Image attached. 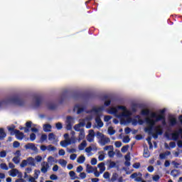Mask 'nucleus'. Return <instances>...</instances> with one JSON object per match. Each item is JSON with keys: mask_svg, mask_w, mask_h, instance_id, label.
Wrapping results in <instances>:
<instances>
[{"mask_svg": "<svg viewBox=\"0 0 182 182\" xmlns=\"http://www.w3.org/2000/svg\"><path fill=\"white\" fill-rule=\"evenodd\" d=\"M58 164L62 166V167H66V164H68V161L65 159H60L58 161Z\"/></svg>", "mask_w": 182, "mask_h": 182, "instance_id": "nucleus-35", "label": "nucleus"}, {"mask_svg": "<svg viewBox=\"0 0 182 182\" xmlns=\"http://www.w3.org/2000/svg\"><path fill=\"white\" fill-rule=\"evenodd\" d=\"M114 167H116V163L114 161H109V168H114Z\"/></svg>", "mask_w": 182, "mask_h": 182, "instance_id": "nucleus-51", "label": "nucleus"}, {"mask_svg": "<svg viewBox=\"0 0 182 182\" xmlns=\"http://www.w3.org/2000/svg\"><path fill=\"white\" fill-rule=\"evenodd\" d=\"M75 123V118L72 117H68L65 122L67 130H72V127Z\"/></svg>", "mask_w": 182, "mask_h": 182, "instance_id": "nucleus-8", "label": "nucleus"}, {"mask_svg": "<svg viewBox=\"0 0 182 182\" xmlns=\"http://www.w3.org/2000/svg\"><path fill=\"white\" fill-rule=\"evenodd\" d=\"M123 143H129L130 141V137H129V136H126L123 138V140H122Z\"/></svg>", "mask_w": 182, "mask_h": 182, "instance_id": "nucleus-50", "label": "nucleus"}, {"mask_svg": "<svg viewBox=\"0 0 182 182\" xmlns=\"http://www.w3.org/2000/svg\"><path fill=\"white\" fill-rule=\"evenodd\" d=\"M48 109H50V110H53V109L56 108V105L53 104V102H50L48 104Z\"/></svg>", "mask_w": 182, "mask_h": 182, "instance_id": "nucleus-43", "label": "nucleus"}, {"mask_svg": "<svg viewBox=\"0 0 182 182\" xmlns=\"http://www.w3.org/2000/svg\"><path fill=\"white\" fill-rule=\"evenodd\" d=\"M47 161H48L47 163H48L49 164H53V163H58V160H56L52 156H50L48 157Z\"/></svg>", "mask_w": 182, "mask_h": 182, "instance_id": "nucleus-26", "label": "nucleus"}, {"mask_svg": "<svg viewBox=\"0 0 182 182\" xmlns=\"http://www.w3.org/2000/svg\"><path fill=\"white\" fill-rule=\"evenodd\" d=\"M0 168H1V170H6V171H8V170H9V167H8V165H6V164L5 163H1L0 164Z\"/></svg>", "mask_w": 182, "mask_h": 182, "instance_id": "nucleus-33", "label": "nucleus"}, {"mask_svg": "<svg viewBox=\"0 0 182 182\" xmlns=\"http://www.w3.org/2000/svg\"><path fill=\"white\" fill-rule=\"evenodd\" d=\"M141 114H142V116H149L147 117H151L150 115L151 114V113H150V110L144 109L141 111Z\"/></svg>", "mask_w": 182, "mask_h": 182, "instance_id": "nucleus-25", "label": "nucleus"}, {"mask_svg": "<svg viewBox=\"0 0 182 182\" xmlns=\"http://www.w3.org/2000/svg\"><path fill=\"white\" fill-rule=\"evenodd\" d=\"M117 178H119V174H117V173H113L111 178L109 179V181L114 182V181H117Z\"/></svg>", "mask_w": 182, "mask_h": 182, "instance_id": "nucleus-24", "label": "nucleus"}, {"mask_svg": "<svg viewBox=\"0 0 182 182\" xmlns=\"http://www.w3.org/2000/svg\"><path fill=\"white\" fill-rule=\"evenodd\" d=\"M85 161H86V158L83 155L80 156L77 159V163L79 164H83Z\"/></svg>", "mask_w": 182, "mask_h": 182, "instance_id": "nucleus-23", "label": "nucleus"}, {"mask_svg": "<svg viewBox=\"0 0 182 182\" xmlns=\"http://www.w3.org/2000/svg\"><path fill=\"white\" fill-rule=\"evenodd\" d=\"M55 127L58 130H62V129H63V125H62V123L58 122L55 124Z\"/></svg>", "mask_w": 182, "mask_h": 182, "instance_id": "nucleus-46", "label": "nucleus"}, {"mask_svg": "<svg viewBox=\"0 0 182 182\" xmlns=\"http://www.w3.org/2000/svg\"><path fill=\"white\" fill-rule=\"evenodd\" d=\"M0 157L1 159H5V157H6V151H0Z\"/></svg>", "mask_w": 182, "mask_h": 182, "instance_id": "nucleus-52", "label": "nucleus"}, {"mask_svg": "<svg viewBox=\"0 0 182 182\" xmlns=\"http://www.w3.org/2000/svg\"><path fill=\"white\" fill-rule=\"evenodd\" d=\"M12 161H14L15 164H19L21 159H19V156H14L12 159Z\"/></svg>", "mask_w": 182, "mask_h": 182, "instance_id": "nucleus-40", "label": "nucleus"}, {"mask_svg": "<svg viewBox=\"0 0 182 182\" xmlns=\"http://www.w3.org/2000/svg\"><path fill=\"white\" fill-rule=\"evenodd\" d=\"M103 100L105 101V106H110V103H112L110 97H109L108 96H105Z\"/></svg>", "mask_w": 182, "mask_h": 182, "instance_id": "nucleus-22", "label": "nucleus"}, {"mask_svg": "<svg viewBox=\"0 0 182 182\" xmlns=\"http://www.w3.org/2000/svg\"><path fill=\"white\" fill-rule=\"evenodd\" d=\"M170 154H171V152H170V151H166V152L159 154V159H161V160H164V159H166L167 156H170Z\"/></svg>", "mask_w": 182, "mask_h": 182, "instance_id": "nucleus-20", "label": "nucleus"}, {"mask_svg": "<svg viewBox=\"0 0 182 182\" xmlns=\"http://www.w3.org/2000/svg\"><path fill=\"white\" fill-rule=\"evenodd\" d=\"M152 180L154 181H159V180H160V176L159 175H154L153 177H152Z\"/></svg>", "mask_w": 182, "mask_h": 182, "instance_id": "nucleus-59", "label": "nucleus"}, {"mask_svg": "<svg viewBox=\"0 0 182 182\" xmlns=\"http://www.w3.org/2000/svg\"><path fill=\"white\" fill-rule=\"evenodd\" d=\"M171 176L172 177H178V176H180V171L177 169H173L171 171Z\"/></svg>", "mask_w": 182, "mask_h": 182, "instance_id": "nucleus-28", "label": "nucleus"}, {"mask_svg": "<svg viewBox=\"0 0 182 182\" xmlns=\"http://www.w3.org/2000/svg\"><path fill=\"white\" fill-rule=\"evenodd\" d=\"M74 112H77V114H80L85 110V105L76 104L73 109Z\"/></svg>", "mask_w": 182, "mask_h": 182, "instance_id": "nucleus-9", "label": "nucleus"}, {"mask_svg": "<svg viewBox=\"0 0 182 182\" xmlns=\"http://www.w3.org/2000/svg\"><path fill=\"white\" fill-rule=\"evenodd\" d=\"M104 150H105V151H107V150H109V151H110L111 150H113V146H112V145L106 146L104 148Z\"/></svg>", "mask_w": 182, "mask_h": 182, "instance_id": "nucleus-55", "label": "nucleus"}, {"mask_svg": "<svg viewBox=\"0 0 182 182\" xmlns=\"http://www.w3.org/2000/svg\"><path fill=\"white\" fill-rule=\"evenodd\" d=\"M26 161L28 166H32L33 167H35V166H36V164H35V159H33V157H28Z\"/></svg>", "mask_w": 182, "mask_h": 182, "instance_id": "nucleus-16", "label": "nucleus"}, {"mask_svg": "<svg viewBox=\"0 0 182 182\" xmlns=\"http://www.w3.org/2000/svg\"><path fill=\"white\" fill-rule=\"evenodd\" d=\"M111 119H112V116H109V115H107L104 117L105 122H109Z\"/></svg>", "mask_w": 182, "mask_h": 182, "instance_id": "nucleus-62", "label": "nucleus"}, {"mask_svg": "<svg viewBox=\"0 0 182 182\" xmlns=\"http://www.w3.org/2000/svg\"><path fill=\"white\" fill-rule=\"evenodd\" d=\"M68 141V144H75L76 143V138L75 136H71L69 139H67Z\"/></svg>", "mask_w": 182, "mask_h": 182, "instance_id": "nucleus-36", "label": "nucleus"}, {"mask_svg": "<svg viewBox=\"0 0 182 182\" xmlns=\"http://www.w3.org/2000/svg\"><path fill=\"white\" fill-rule=\"evenodd\" d=\"M97 139H98V143L100 145L102 146V147L110 143V138L107 137L106 135L103 134L102 132H98L97 133Z\"/></svg>", "mask_w": 182, "mask_h": 182, "instance_id": "nucleus-5", "label": "nucleus"}, {"mask_svg": "<svg viewBox=\"0 0 182 182\" xmlns=\"http://www.w3.org/2000/svg\"><path fill=\"white\" fill-rule=\"evenodd\" d=\"M98 168H100V173L102 174L104 171H106V166H105V163L101 162L97 165Z\"/></svg>", "mask_w": 182, "mask_h": 182, "instance_id": "nucleus-19", "label": "nucleus"}, {"mask_svg": "<svg viewBox=\"0 0 182 182\" xmlns=\"http://www.w3.org/2000/svg\"><path fill=\"white\" fill-rule=\"evenodd\" d=\"M108 156L110 158L114 157V151H113V150L109 151Z\"/></svg>", "mask_w": 182, "mask_h": 182, "instance_id": "nucleus-61", "label": "nucleus"}, {"mask_svg": "<svg viewBox=\"0 0 182 182\" xmlns=\"http://www.w3.org/2000/svg\"><path fill=\"white\" fill-rule=\"evenodd\" d=\"M49 164L46 161H43L41 164V173H43V174L48 173V170H49Z\"/></svg>", "mask_w": 182, "mask_h": 182, "instance_id": "nucleus-11", "label": "nucleus"}, {"mask_svg": "<svg viewBox=\"0 0 182 182\" xmlns=\"http://www.w3.org/2000/svg\"><path fill=\"white\" fill-rule=\"evenodd\" d=\"M50 129H52V126H50V124H44L43 125V130L44 132H50Z\"/></svg>", "mask_w": 182, "mask_h": 182, "instance_id": "nucleus-34", "label": "nucleus"}, {"mask_svg": "<svg viewBox=\"0 0 182 182\" xmlns=\"http://www.w3.org/2000/svg\"><path fill=\"white\" fill-rule=\"evenodd\" d=\"M47 150H48V151H56L57 149H56V147H55L52 145H48V146H47Z\"/></svg>", "mask_w": 182, "mask_h": 182, "instance_id": "nucleus-37", "label": "nucleus"}, {"mask_svg": "<svg viewBox=\"0 0 182 182\" xmlns=\"http://www.w3.org/2000/svg\"><path fill=\"white\" fill-rule=\"evenodd\" d=\"M172 164L175 168H178V166H180V163H178L176 161H173Z\"/></svg>", "mask_w": 182, "mask_h": 182, "instance_id": "nucleus-58", "label": "nucleus"}, {"mask_svg": "<svg viewBox=\"0 0 182 182\" xmlns=\"http://www.w3.org/2000/svg\"><path fill=\"white\" fill-rule=\"evenodd\" d=\"M6 103H14V105L22 106V100L18 96H14L6 101H0V109H2L4 105H6Z\"/></svg>", "mask_w": 182, "mask_h": 182, "instance_id": "nucleus-4", "label": "nucleus"}, {"mask_svg": "<svg viewBox=\"0 0 182 182\" xmlns=\"http://www.w3.org/2000/svg\"><path fill=\"white\" fill-rule=\"evenodd\" d=\"M6 137V134L4 131V129L0 128V140H4Z\"/></svg>", "mask_w": 182, "mask_h": 182, "instance_id": "nucleus-32", "label": "nucleus"}, {"mask_svg": "<svg viewBox=\"0 0 182 182\" xmlns=\"http://www.w3.org/2000/svg\"><path fill=\"white\" fill-rule=\"evenodd\" d=\"M50 180H58V176L55 175V174H52L50 176Z\"/></svg>", "mask_w": 182, "mask_h": 182, "instance_id": "nucleus-64", "label": "nucleus"}, {"mask_svg": "<svg viewBox=\"0 0 182 182\" xmlns=\"http://www.w3.org/2000/svg\"><path fill=\"white\" fill-rule=\"evenodd\" d=\"M60 145L62 147H68V146H70V144H69V141H68V139H65L63 141H61L60 142Z\"/></svg>", "mask_w": 182, "mask_h": 182, "instance_id": "nucleus-29", "label": "nucleus"}, {"mask_svg": "<svg viewBox=\"0 0 182 182\" xmlns=\"http://www.w3.org/2000/svg\"><path fill=\"white\" fill-rule=\"evenodd\" d=\"M86 146H87V143L86 142V141H82V142L78 146V149L79 150L82 151V150H85V148L86 147Z\"/></svg>", "mask_w": 182, "mask_h": 182, "instance_id": "nucleus-27", "label": "nucleus"}, {"mask_svg": "<svg viewBox=\"0 0 182 182\" xmlns=\"http://www.w3.org/2000/svg\"><path fill=\"white\" fill-rule=\"evenodd\" d=\"M14 134H15L18 140H22L24 137L23 133L21 132L19 130H15Z\"/></svg>", "mask_w": 182, "mask_h": 182, "instance_id": "nucleus-14", "label": "nucleus"}, {"mask_svg": "<svg viewBox=\"0 0 182 182\" xmlns=\"http://www.w3.org/2000/svg\"><path fill=\"white\" fill-rule=\"evenodd\" d=\"M28 164V161L26 160H23L20 164V167L23 168V167H26V165Z\"/></svg>", "mask_w": 182, "mask_h": 182, "instance_id": "nucleus-48", "label": "nucleus"}, {"mask_svg": "<svg viewBox=\"0 0 182 182\" xmlns=\"http://www.w3.org/2000/svg\"><path fill=\"white\" fill-rule=\"evenodd\" d=\"M149 156H150V151H149L148 149H144V157L147 159V158H149Z\"/></svg>", "mask_w": 182, "mask_h": 182, "instance_id": "nucleus-41", "label": "nucleus"}, {"mask_svg": "<svg viewBox=\"0 0 182 182\" xmlns=\"http://www.w3.org/2000/svg\"><path fill=\"white\" fill-rule=\"evenodd\" d=\"M69 176L71 178V180H76V178H79L77 176H76V173L73 171H70L69 172Z\"/></svg>", "mask_w": 182, "mask_h": 182, "instance_id": "nucleus-30", "label": "nucleus"}, {"mask_svg": "<svg viewBox=\"0 0 182 182\" xmlns=\"http://www.w3.org/2000/svg\"><path fill=\"white\" fill-rule=\"evenodd\" d=\"M19 146H21V144L18 141H16L13 143V147H14V149H18Z\"/></svg>", "mask_w": 182, "mask_h": 182, "instance_id": "nucleus-57", "label": "nucleus"}, {"mask_svg": "<svg viewBox=\"0 0 182 182\" xmlns=\"http://www.w3.org/2000/svg\"><path fill=\"white\" fill-rule=\"evenodd\" d=\"M180 134H182V128H179L178 131H175L169 134V139L173 140V141H177L180 139Z\"/></svg>", "mask_w": 182, "mask_h": 182, "instance_id": "nucleus-6", "label": "nucleus"}, {"mask_svg": "<svg viewBox=\"0 0 182 182\" xmlns=\"http://www.w3.org/2000/svg\"><path fill=\"white\" fill-rule=\"evenodd\" d=\"M97 168H95L93 166H90V164H87V166H86V171L89 174H90V173H93V171H97Z\"/></svg>", "mask_w": 182, "mask_h": 182, "instance_id": "nucleus-17", "label": "nucleus"}, {"mask_svg": "<svg viewBox=\"0 0 182 182\" xmlns=\"http://www.w3.org/2000/svg\"><path fill=\"white\" fill-rule=\"evenodd\" d=\"M36 134H35L33 133L31 134V135H30V140L31 141H34V140H36Z\"/></svg>", "mask_w": 182, "mask_h": 182, "instance_id": "nucleus-56", "label": "nucleus"}, {"mask_svg": "<svg viewBox=\"0 0 182 182\" xmlns=\"http://www.w3.org/2000/svg\"><path fill=\"white\" fill-rule=\"evenodd\" d=\"M127 150H129V145H127V146H124L122 149H121V151L122 153H126V151H127Z\"/></svg>", "mask_w": 182, "mask_h": 182, "instance_id": "nucleus-54", "label": "nucleus"}, {"mask_svg": "<svg viewBox=\"0 0 182 182\" xmlns=\"http://www.w3.org/2000/svg\"><path fill=\"white\" fill-rule=\"evenodd\" d=\"M48 140L50 141L54 142L55 140H56V135H55L53 133H50L48 134Z\"/></svg>", "mask_w": 182, "mask_h": 182, "instance_id": "nucleus-31", "label": "nucleus"}, {"mask_svg": "<svg viewBox=\"0 0 182 182\" xmlns=\"http://www.w3.org/2000/svg\"><path fill=\"white\" fill-rule=\"evenodd\" d=\"M103 110H105V106L103 105L93 107L91 110L87 111L89 115L85 117V120H92L93 117H95L96 127L97 129H101V127H103L104 124L100 119Z\"/></svg>", "mask_w": 182, "mask_h": 182, "instance_id": "nucleus-3", "label": "nucleus"}, {"mask_svg": "<svg viewBox=\"0 0 182 182\" xmlns=\"http://www.w3.org/2000/svg\"><path fill=\"white\" fill-rule=\"evenodd\" d=\"M86 137V134L85 133V129H81L79 133V136H78V141H82L83 139Z\"/></svg>", "mask_w": 182, "mask_h": 182, "instance_id": "nucleus-18", "label": "nucleus"}, {"mask_svg": "<svg viewBox=\"0 0 182 182\" xmlns=\"http://www.w3.org/2000/svg\"><path fill=\"white\" fill-rule=\"evenodd\" d=\"M9 174L11 177H16V176H18V177H22V173L19 172V170L16 168L10 170L9 171Z\"/></svg>", "mask_w": 182, "mask_h": 182, "instance_id": "nucleus-10", "label": "nucleus"}, {"mask_svg": "<svg viewBox=\"0 0 182 182\" xmlns=\"http://www.w3.org/2000/svg\"><path fill=\"white\" fill-rule=\"evenodd\" d=\"M26 150H33V151H38V148L35 146V144L28 143L25 145Z\"/></svg>", "mask_w": 182, "mask_h": 182, "instance_id": "nucleus-13", "label": "nucleus"}, {"mask_svg": "<svg viewBox=\"0 0 182 182\" xmlns=\"http://www.w3.org/2000/svg\"><path fill=\"white\" fill-rule=\"evenodd\" d=\"M39 174H41V171L36 169L34 170V176L37 180L39 178Z\"/></svg>", "mask_w": 182, "mask_h": 182, "instance_id": "nucleus-44", "label": "nucleus"}, {"mask_svg": "<svg viewBox=\"0 0 182 182\" xmlns=\"http://www.w3.org/2000/svg\"><path fill=\"white\" fill-rule=\"evenodd\" d=\"M85 124H86L85 126L86 129H90V127H92V122H90V120L85 119Z\"/></svg>", "mask_w": 182, "mask_h": 182, "instance_id": "nucleus-47", "label": "nucleus"}, {"mask_svg": "<svg viewBox=\"0 0 182 182\" xmlns=\"http://www.w3.org/2000/svg\"><path fill=\"white\" fill-rule=\"evenodd\" d=\"M114 133H116V131L114 129H113V127H109L108 128V134L110 135V136H113V134H114Z\"/></svg>", "mask_w": 182, "mask_h": 182, "instance_id": "nucleus-39", "label": "nucleus"}, {"mask_svg": "<svg viewBox=\"0 0 182 182\" xmlns=\"http://www.w3.org/2000/svg\"><path fill=\"white\" fill-rule=\"evenodd\" d=\"M92 150V146H88L85 149V153H87L88 157L92 156V154H91Z\"/></svg>", "mask_w": 182, "mask_h": 182, "instance_id": "nucleus-38", "label": "nucleus"}, {"mask_svg": "<svg viewBox=\"0 0 182 182\" xmlns=\"http://www.w3.org/2000/svg\"><path fill=\"white\" fill-rule=\"evenodd\" d=\"M87 140L89 143H93V141H95V132L93 129L89 131V134L87 136Z\"/></svg>", "mask_w": 182, "mask_h": 182, "instance_id": "nucleus-12", "label": "nucleus"}, {"mask_svg": "<svg viewBox=\"0 0 182 182\" xmlns=\"http://www.w3.org/2000/svg\"><path fill=\"white\" fill-rule=\"evenodd\" d=\"M98 159L100 161H103L105 160V154L102 153L100 154V155L98 156Z\"/></svg>", "mask_w": 182, "mask_h": 182, "instance_id": "nucleus-53", "label": "nucleus"}, {"mask_svg": "<svg viewBox=\"0 0 182 182\" xmlns=\"http://www.w3.org/2000/svg\"><path fill=\"white\" fill-rule=\"evenodd\" d=\"M76 157H77V154H73L70 156L71 160H76Z\"/></svg>", "mask_w": 182, "mask_h": 182, "instance_id": "nucleus-63", "label": "nucleus"}, {"mask_svg": "<svg viewBox=\"0 0 182 182\" xmlns=\"http://www.w3.org/2000/svg\"><path fill=\"white\" fill-rule=\"evenodd\" d=\"M86 126V118L80 119L79 124H77L74 126V130L75 132H80L81 130H84L83 129H80V127H85Z\"/></svg>", "mask_w": 182, "mask_h": 182, "instance_id": "nucleus-7", "label": "nucleus"}, {"mask_svg": "<svg viewBox=\"0 0 182 182\" xmlns=\"http://www.w3.org/2000/svg\"><path fill=\"white\" fill-rule=\"evenodd\" d=\"M47 139H48V135H46L45 134H43L41 135V139H40L41 143H43V141H46Z\"/></svg>", "mask_w": 182, "mask_h": 182, "instance_id": "nucleus-42", "label": "nucleus"}, {"mask_svg": "<svg viewBox=\"0 0 182 182\" xmlns=\"http://www.w3.org/2000/svg\"><path fill=\"white\" fill-rule=\"evenodd\" d=\"M103 177L104 178H105L106 180H110V173L109 172H105L103 174Z\"/></svg>", "mask_w": 182, "mask_h": 182, "instance_id": "nucleus-49", "label": "nucleus"}, {"mask_svg": "<svg viewBox=\"0 0 182 182\" xmlns=\"http://www.w3.org/2000/svg\"><path fill=\"white\" fill-rule=\"evenodd\" d=\"M33 105H35V106H39L41 105V97L38 95L34 97Z\"/></svg>", "mask_w": 182, "mask_h": 182, "instance_id": "nucleus-21", "label": "nucleus"}, {"mask_svg": "<svg viewBox=\"0 0 182 182\" xmlns=\"http://www.w3.org/2000/svg\"><path fill=\"white\" fill-rule=\"evenodd\" d=\"M8 130L9 132H10L11 134L14 135L15 134V130H17V129H15V127H8Z\"/></svg>", "mask_w": 182, "mask_h": 182, "instance_id": "nucleus-45", "label": "nucleus"}, {"mask_svg": "<svg viewBox=\"0 0 182 182\" xmlns=\"http://www.w3.org/2000/svg\"><path fill=\"white\" fill-rule=\"evenodd\" d=\"M107 112L109 114H114L115 117L120 119L124 123H131L132 122L133 112L123 105L110 107Z\"/></svg>", "mask_w": 182, "mask_h": 182, "instance_id": "nucleus-2", "label": "nucleus"}, {"mask_svg": "<svg viewBox=\"0 0 182 182\" xmlns=\"http://www.w3.org/2000/svg\"><path fill=\"white\" fill-rule=\"evenodd\" d=\"M168 123L169 126L173 127V126H176V124H177V119L174 117H170L168 119Z\"/></svg>", "mask_w": 182, "mask_h": 182, "instance_id": "nucleus-15", "label": "nucleus"}, {"mask_svg": "<svg viewBox=\"0 0 182 182\" xmlns=\"http://www.w3.org/2000/svg\"><path fill=\"white\" fill-rule=\"evenodd\" d=\"M59 156H65L66 154V152L65 151V149H60L58 151Z\"/></svg>", "mask_w": 182, "mask_h": 182, "instance_id": "nucleus-60", "label": "nucleus"}, {"mask_svg": "<svg viewBox=\"0 0 182 182\" xmlns=\"http://www.w3.org/2000/svg\"><path fill=\"white\" fill-rule=\"evenodd\" d=\"M166 109H161L160 113L151 112L150 117H146L145 119L146 124L148 126L144 128V132L148 133L150 136H152L154 139H159V136L163 134V128L161 125H158L154 127V125L157 122H161L163 126H166L167 122H166V116L164 112ZM153 127H154L155 132H153Z\"/></svg>", "mask_w": 182, "mask_h": 182, "instance_id": "nucleus-1", "label": "nucleus"}]
</instances>
